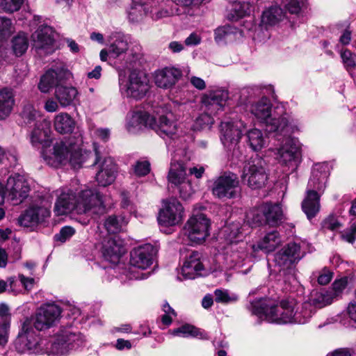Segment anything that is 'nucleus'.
Masks as SVG:
<instances>
[{"mask_svg": "<svg viewBox=\"0 0 356 356\" xmlns=\"http://www.w3.org/2000/svg\"><path fill=\"white\" fill-rule=\"evenodd\" d=\"M84 341L83 335L71 327L60 329L54 339L40 338L32 329L31 321L25 319L15 341V347L20 353L61 355L81 346Z\"/></svg>", "mask_w": 356, "mask_h": 356, "instance_id": "nucleus-1", "label": "nucleus"}, {"mask_svg": "<svg viewBox=\"0 0 356 356\" xmlns=\"http://www.w3.org/2000/svg\"><path fill=\"white\" fill-rule=\"evenodd\" d=\"M57 199L54 212L63 216L75 211L77 213L102 215L106 212V207L99 193L91 189L82 190L76 195L70 189L62 188L56 191Z\"/></svg>", "mask_w": 356, "mask_h": 356, "instance_id": "nucleus-2", "label": "nucleus"}, {"mask_svg": "<svg viewBox=\"0 0 356 356\" xmlns=\"http://www.w3.org/2000/svg\"><path fill=\"white\" fill-rule=\"evenodd\" d=\"M70 76L71 73L63 64H56L42 76L38 88L42 92L47 93L56 87L54 95L56 100L61 107H67L72 104L78 95V91L74 87L60 86Z\"/></svg>", "mask_w": 356, "mask_h": 356, "instance_id": "nucleus-3", "label": "nucleus"}, {"mask_svg": "<svg viewBox=\"0 0 356 356\" xmlns=\"http://www.w3.org/2000/svg\"><path fill=\"white\" fill-rule=\"evenodd\" d=\"M90 154L77 145L64 141L56 142L51 148L42 152L43 159L49 165L58 168L70 163L75 169L80 168Z\"/></svg>", "mask_w": 356, "mask_h": 356, "instance_id": "nucleus-4", "label": "nucleus"}, {"mask_svg": "<svg viewBox=\"0 0 356 356\" xmlns=\"http://www.w3.org/2000/svg\"><path fill=\"white\" fill-rule=\"evenodd\" d=\"M329 175L327 163H317L312 168L306 196L302 202V211L309 219L314 218L320 210V197L325 188Z\"/></svg>", "mask_w": 356, "mask_h": 356, "instance_id": "nucleus-5", "label": "nucleus"}, {"mask_svg": "<svg viewBox=\"0 0 356 356\" xmlns=\"http://www.w3.org/2000/svg\"><path fill=\"white\" fill-rule=\"evenodd\" d=\"M250 310L252 314L270 323H294V304L286 300L278 305L270 306L266 300H257L251 302Z\"/></svg>", "mask_w": 356, "mask_h": 356, "instance_id": "nucleus-6", "label": "nucleus"}, {"mask_svg": "<svg viewBox=\"0 0 356 356\" xmlns=\"http://www.w3.org/2000/svg\"><path fill=\"white\" fill-rule=\"evenodd\" d=\"M279 147L275 149V159L283 166H296L300 162V146L298 139L290 137L291 127L289 124V132L275 131Z\"/></svg>", "mask_w": 356, "mask_h": 356, "instance_id": "nucleus-7", "label": "nucleus"}, {"mask_svg": "<svg viewBox=\"0 0 356 356\" xmlns=\"http://www.w3.org/2000/svg\"><path fill=\"white\" fill-rule=\"evenodd\" d=\"M271 107L270 100L263 97L251 106L250 111L257 119L266 124L268 131L289 132V122L287 116L285 115L277 118L272 117Z\"/></svg>", "mask_w": 356, "mask_h": 356, "instance_id": "nucleus-8", "label": "nucleus"}, {"mask_svg": "<svg viewBox=\"0 0 356 356\" xmlns=\"http://www.w3.org/2000/svg\"><path fill=\"white\" fill-rule=\"evenodd\" d=\"M241 179L252 189L264 187L268 179L265 161L259 156L248 161L243 166Z\"/></svg>", "mask_w": 356, "mask_h": 356, "instance_id": "nucleus-9", "label": "nucleus"}, {"mask_svg": "<svg viewBox=\"0 0 356 356\" xmlns=\"http://www.w3.org/2000/svg\"><path fill=\"white\" fill-rule=\"evenodd\" d=\"M212 194L220 200L234 199L240 195V184L237 175L225 172L213 181Z\"/></svg>", "mask_w": 356, "mask_h": 356, "instance_id": "nucleus-10", "label": "nucleus"}, {"mask_svg": "<svg viewBox=\"0 0 356 356\" xmlns=\"http://www.w3.org/2000/svg\"><path fill=\"white\" fill-rule=\"evenodd\" d=\"M119 85L122 95L136 99L144 97L149 90L147 76L136 72H132L127 79L120 76Z\"/></svg>", "mask_w": 356, "mask_h": 356, "instance_id": "nucleus-11", "label": "nucleus"}, {"mask_svg": "<svg viewBox=\"0 0 356 356\" xmlns=\"http://www.w3.org/2000/svg\"><path fill=\"white\" fill-rule=\"evenodd\" d=\"M210 220L203 213L193 215L184 225V234L188 240L201 244L209 236Z\"/></svg>", "mask_w": 356, "mask_h": 356, "instance_id": "nucleus-12", "label": "nucleus"}, {"mask_svg": "<svg viewBox=\"0 0 356 356\" xmlns=\"http://www.w3.org/2000/svg\"><path fill=\"white\" fill-rule=\"evenodd\" d=\"M6 191V198L13 204H19L28 197L31 188L24 176L14 174L8 178Z\"/></svg>", "mask_w": 356, "mask_h": 356, "instance_id": "nucleus-13", "label": "nucleus"}, {"mask_svg": "<svg viewBox=\"0 0 356 356\" xmlns=\"http://www.w3.org/2000/svg\"><path fill=\"white\" fill-rule=\"evenodd\" d=\"M95 160L94 164L99 163V170L96 174V180L98 184L106 186L111 184L115 179L117 166L113 159L110 156H103L100 149L95 144Z\"/></svg>", "mask_w": 356, "mask_h": 356, "instance_id": "nucleus-14", "label": "nucleus"}, {"mask_svg": "<svg viewBox=\"0 0 356 356\" xmlns=\"http://www.w3.org/2000/svg\"><path fill=\"white\" fill-rule=\"evenodd\" d=\"M184 217V207L175 198L163 201V208L159 211V223L165 227L175 226L179 224Z\"/></svg>", "mask_w": 356, "mask_h": 356, "instance_id": "nucleus-15", "label": "nucleus"}, {"mask_svg": "<svg viewBox=\"0 0 356 356\" xmlns=\"http://www.w3.org/2000/svg\"><path fill=\"white\" fill-rule=\"evenodd\" d=\"M61 308L54 303H48L42 305L37 311L34 322L31 321L35 328L38 330H44L53 326L60 319ZM26 319L31 318H26ZM33 330V328L32 327Z\"/></svg>", "mask_w": 356, "mask_h": 356, "instance_id": "nucleus-16", "label": "nucleus"}, {"mask_svg": "<svg viewBox=\"0 0 356 356\" xmlns=\"http://www.w3.org/2000/svg\"><path fill=\"white\" fill-rule=\"evenodd\" d=\"M305 255L300 244L289 243L275 253L274 261L281 270H286L297 264Z\"/></svg>", "mask_w": 356, "mask_h": 356, "instance_id": "nucleus-17", "label": "nucleus"}, {"mask_svg": "<svg viewBox=\"0 0 356 356\" xmlns=\"http://www.w3.org/2000/svg\"><path fill=\"white\" fill-rule=\"evenodd\" d=\"M156 252L157 250L151 244L138 246L130 252V264L138 269H147L152 265Z\"/></svg>", "mask_w": 356, "mask_h": 356, "instance_id": "nucleus-18", "label": "nucleus"}, {"mask_svg": "<svg viewBox=\"0 0 356 356\" xmlns=\"http://www.w3.org/2000/svg\"><path fill=\"white\" fill-rule=\"evenodd\" d=\"M229 99L227 90L223 89L211 90L205 93L202 97V103L205 110L215 114L222 110Z\"/></svg>", "mask_w": 356, "mask_h": 356, "instance_id": "nucleus-19", "label": "nucleus"}, {"mask_svg": "<svg viewBox=\"0 0 356 356\" xmlns=\"http://www.w3.org/2000/svg\"><path fill=\"white\" fill-rule=\"evenodd\" d=\"M241 122L234 124L231 122H223L220 124L221 141L228 150H235L242 136L240 127Z\"/></svg>", "mask_w": 356, "mask_h": 356, "instance_id": "nucleus-20", "label": "nucleus"}, {"mask_svg": "<svg viewBox=\"0 0 356 356\" xmlns=\"http://www.w3.org/2000/svg\"><path fill=\"white\" fill-rule=\"evenodd\" d=\"M54 31L49 26H40L33 34L32 40L35 49L44 51L46 54L54 51Z\"/></svg>", "mask_w": 356, "mask_h": 356, "instance_id": "nucleus-21", "label": "nucleus"}, {"mask_svg": "<svg viewBox=\"0 0 356 356\" xmlns=\"http://www.w3.org/2000/svg\"><path fill=\"white\" fill-rule=\"evenodd\" d=\"M101 252L105 260L112 264H117L125 252V249L122 241L118 238L108 236L102 243Z\"/></svg>", "mask_w": 356, "mask_h": 356, "instance_id": "nucleus-22", "label": "nucleus"}, {"mask_svg": "<svg viewBox=\"0 0 356 356\" xmlns=\"http://www.w3.org/2000/svg\"><path fill=\"white\" fill-rule=\"evenodd\" d=\"M182 76L181 71L173 67L157 70L154 74V83L159 88L170 89L172 88Z\"/></svg>", "mask_w": 356, "mask_h": 356, "instance_id": "nucleus-23", "label": "nucleus"}, {"mask_svg": "<svg viewBox=\"0 0 356 356\" xmlns=\"http://www.w3.org/2000/svg\"><path fill=\"white\" fill-rule=\"evenodd\" d=\"M49 211L43 207L33 206L29 208L19 218V222L24 227L37 224L49 217Z\"/></svg>", "mask_w": 356, "mask_h": 356, "instance_id": "nucleus-24", "label": "nucleus"}, {"mask_svg": "<svg viewBox=\"0 0 356 356\" xmlns=\"http://www.w3.org/2000/svg\"><path fill=\"white\" fill-rule=\"evenodd\" d=\"M203 269L201 254L193 251L186 257L181 268L182 275L185 279H194L196 274Z\"/></svg>", "mask_w": 356, "mask_h": 356, "instance_id": "nucleus-25", "label": "nucleus"}, {"mask_svg": "<svg viewBox=\"0 0 356 356\" xmlns=\"http://www.w3.org/2000/svg\"><path fill=\"white\" fill-rule=\"evenodd\" d=\"M51 122L47 119H43L40 122L35 123V128L31 134V142L33 146H38L46 143L50 138Z\"/></svg>", "mask_w": 356, "mask_h": 356, "instance_id": "nucleus-26", "label": "nucleus"}, {"mask_svg": "<svg viewBox=\"0 0 356 356\" xmlns=\"http://www.w3.org/2000/svg\"><path fill=\"white\" fill-rule=\"evenodd\" d=\"M154 118L143 111H137L131 113V115L127 122V129L129 131L134 132L143 127H149L152 129Z\"/></svg>", "mask_w": 356, "mask_h": 356, "instance_id": "nucleus-27", "label": "nucleus"}, {"mask_svg": "<svg viewBox=\"0 0 356 356\" xmlns=\"http://www.w3.org/2000/svg\"><path fill=\"white\" fill-rule=\"evenodd\" d=\"M108 52L114 57H118L125 54L129 49V44L127 38L120 33H113L109 37Z\"/></svg>", "mask_w": 356, "mask_h": 356, "instance_id": "nucleus-28", "label": "nucleus"}, {"mask_svg": "<svg viewBox=\"0 0 356 356\" xmlns=\"http://www.w3.org/2000/svg\"><path fill=\"white\" fill-rule=\"evenodd\" d=\"M281 244L280 234L277 231H272L264 236V237L258 242L257 245H252L251 248L254 252L261 250L266 253L274 251Z\"/></svg>", "mask_w": 356, "mask_h": 356, "instance_id": "nucleus-29", "label": "nucleus"}, {"mask_svg": "<svg viewBox=\"0 0 356 356\" xmlns=\"http://www.w3.org/2000/svg\"><path fill=\"white\" fill-rule=\"evenodd\" d=\"M54 126L55 130L61 134H70L75 128L76 122L70 114L61 112L54 116Z\"/></svg>", "mask_w": 356, "mask_h": 356, "instance_id": "nucleus-30", "label": "nucleus"}, {"mask_svg": "<svg viewBox=\"0 0 356 356\" xmlns=\"http://www.w3.org/2000/svg\"><path fill=\"white\" fill-rule=\"evenodd\" d=\"M262 213L266 222L270 226H277L282 220L284 215L280 204L266 203L262 207Z\"/></svg>", "mask_w": 356, "mask_h": 356, "instance_id": "nucleus-31", "label": "nucleus"}, {"mask_svg": "<svg viewBox=\"0 0 356 356\" xmlns=\"http://www.w3.org/2000/svg\"><path fill=\"white\" fill-rule=\"evenodd\" d=\"M152 129L161 137H171L177 129L176 123L164 115L160 116L158 122L154 120Z\"/></svg>", "mask_w": 356, "mask_h": 356, "instance_id": "nucleus-32", "label": "nucleus"}, {"mask_svg": "<svg viewBox=\"0 0 356 356\" xmlns=\"http://www.w3.org/2000/svg\"><path fill=\"white\" fill-rule=\"evenodd\" d=\"M148 2L144 0L134 1L128 11L129 19L132 22H140L148 13H152Z\"/></svg>", "mask_w": 356, "mask_h": 356, "instance_id": "nucleus-33", "label": "nucleus"}, {"mask_svg": "<svg viewBox=\"0 0 356 356\" xmlns=\"http://www.w3.org/2000/svg\"><path fill=\"white\" fill-rule=\"evenodd\" d=\"M186 168L181 162H171L168 175V181L178 186L180 184L188 180Z\"/></svg>", "mask_w": 356, "mask_h": 356, "instance_id": "nucleus-34", "label": "nucleus"}, {"mask_svg": "<svg viewBox=\"0 0 356 356\" xmlns=\"http://www.w3.org/2000/svg\"><path fill=\"white\" fill-rule=\"evenodd\" d=\"M246 136L248 144L253 151L258 152L267 145V138L260 129H250Z\"/></svg>", "mask_w": 356, "mask_h": 356, "instance_id": "nucleus-35", "label": "nucleus"}, {"mask_svg": "<svg viewBox=\"0 0 356 356\" xmlns=\"http://www.w3.org/2000/svg\"><path fill=\"white\" fill-rule=\"evenodd\" d=\"M334 293L332 291L321 290L312 295L310 302L314 309H321L330 305L334 300Z\"/></svg>", "mask_w": 356, "mask_h": 356, "instance_id": "nucleus-36", "label": "nucleus"}, {"mask_svg": "<svg viewBox=\"0 0 356 356\" xmlns=\"http://www.w3.org/2000/svg\"><path fill=\"white\" fill-rule=\"evenodd\" d=\"M14 105L12 92L8 89L0 90V119H4L11 113Z\"/></svg>", "mask_w": 356, "mask_h": 356, "instance_id": "nucleus-37", "label": "nucleus"}, {"mask_svg": "<svg viewBox=\"0 0 356 356\" xmlns=\"http://www.w3.org/2000/svg\"><path fill=\"white\" fill-rule=\"evenodd\" d=\"M230 245L231 253L227 256V260L234 265H242L243 261L248 257L245 251L246 245L244 243H240L238 247L236 244Z\"/></svg>", "mask_w": 356, "mask_h": 356, "instance_id": "nucleus-38", "label": "nucleus"}, {"mask_svg": "<svg viewBox=\"0 0 356 356\" xmlns=\"http://www.w3.org/2000/svg\"><path fill=\"white\" fill-rule=\"evenodd\" d=\"M284 15L281 8L272 6L265 10L261 17V22L266 25H275L282 20Z\"/></svg>", "mask_w": 356, "mask_h": 356, "instance_id": "nucleus-39", "label": "nucleus"}, {"mask_svg": "<svg viewBox=\"0 0 356 356\" xmlns=\"http://www.w3.org/2000/svg\"><path fill=\"white\" fill-rule=\"evenodd\" d=\"M250 12V5L249 3L245 1L234 2L227 15V18L231 21H237L248 15Z\"/></svg>", "mask_w": 356, "mask_h": 356, "instance_id": "nucleus-40", "label": "nucleus"}, {"mask_svg": "<svg viewBox=\"0 0 356 356\" xmlns=\"http://www.w3.org/2000/svg\"><path fill=\"white\" fill-rule=\"evenodd\" d=\"M241 226L239 222H232L226 225L223 229L225 239L230 244H234L240 241L242 234Z\"/></svg>", "mask_w": 356, "mask_h": 356, "instance_id": "nucleus-41", "label": "nucleus"}, {"mask_svg": "<svg viewBox=\"0 0 356 356\" xmlns=\"http://www.w3.org/2000/svg\"><path fill=\"white\" fill-rule=\"evenodd\" d=\"M316 312L311 303L305 302L302 304L300 312H294V323L303 324L312 317Z\"/></svg>", "mask_w": 356, "mask_h": 356, "instance_id": "nucleus-42", "label": "nucleus"}, {"mask_svg": "<svg viewBox=\"0 0 356 356\" xmlns=\"http://www.w3.org/2000/svg\"><path fill=\"white\" fill-rule=\"evenodd\" d=\"M124 225V219L116 216L108 217L104 222L105 228L111 234H116L120 232Z\"/></svg>", "mask_w": 356, "mask_h": 356, "instance_id": "nucleus-43", "label": "nucleus"}, {"mask_svg": "<svg viewBox=\"0 0 356 356\" xmlns=\"http://www.w3.org/2000/svg\"><path fill=\"white\" fill-rule=\"evenodd\" d=\"M13 49L17 56H22L28 48V40L24 33H19L13 39Z\"/></svg>", "mask_w": 356, "mask_h": 356, "instance_id": "nucleus-44", "label": "nucleus"}, {"mask_svg": "<svg viewBox=\"0 0 356 356\" xmlns=\"http://www.w3.org/2000/svg\"><path fill=\"white\" fill-rule=\"evenodd\" d=\"M171 334L174 336H179L181 337H195L201 334L199 329L189 324H186L177 329L172 330L171 331Z\"/></svg>", "mask_w": 356, "mask_h": 356, "instance_id": "nucleus-45", "label": "nucleus"}, {"mask_svg": "<svg viewBox=\"0 0 356 356\" xmlns=\"http://www.w3.org/2000/svg\"><path fill=\"white\" fill-rule=\"evenodd\" d=\"M22 117L26 124H31L35 122L38 123L40 122L38 120V118H40V112L31 104H27L24 107L22 112Z\"/></svg>", "mask_w": 356, "mask_h": 356, "instance_id": "nucleus-46", "label": "nucleus"}, {"mask_svg": "<svg viewBox=\"0 0 356 356\" xmlns=\"http://www.w3.org/2000/svg\"><path fill=\"white\" fill-rule=\"evenodd\" d=\"M14 32L12 22L5 17H0V41L6 40Z\"/></svg>", "mask_w": 356, "mask_h": 356, "instance_id": "nucleus-47", "label": "nucleus"}, {"mask_svg": "<svg viewBox=\"0 0 356 356\" xmlns=\"http://www.w3.org/2000/svg\"><path fill=\"white\" fill-rule=\"evenodd\" d=\"M24 0H0V11L14 13L20 9Z\"/></svg>", "mask_w": 356, "mask_h": 356, "instance_id": "nucleus-48", "label": "nucleus"}, {"mask_svg": "<svg viewBox=\"0 0 356 356\" xmlns=\"http://www.w3.org/2000/svg\"><path fill=\"white\" fill-rule=\"evenodd\" d=\"M215 301L223 304H228L237 300L238 297L235 294H230L228 291L216 289L214 291Z\"/></svg>", "mask_w": 356, "mask_h": 356, "instance_id": "nucleus-49", "label": "nucleus"}, {"mask_svg": "<svg viewBox=\"0 0 356 356\" xmlns=\"http://www.w3.org/2000/svg\"><path fill=\"white\" fill-rule=\"evenodd\" d=\"M261 212L262 211H260L259 209H252L248 212L246 218L250 226L257 227L262 224L264 216Z\"/></svg>", "mask_w": 356, "mask_h": 356, "instance_id": "nucleus-50", "label": "nucleus"}, {"mask_svg": "<svg viewBox=\"0 0 356 356\" xmlns=\"http://www.w3.org/2000/svg\"><path fill=\"white\" fill-rule=\"evenodd\" d=\"M305 0H285L284 8L291 14H298L305 6Z\"/></svg>", "mask_w": 356, "mask_h": 356, "instance_id": "nucleus-51", "label": "nucleus"}, {"mask_svg": "<svg viewBox=\"0 0 356 356\" xmlns=\"http://www.w3.org/2000/svg\"><path fill=\"white\" fill-rule=\"evenodd\" d=\"M341 57L348 70L353 69L356 66L355 55L352 54L348 49H346L341 54Z\"/></svg>", "mask_w": 356, "mask_h": 356, "instance_id": "nucleus-52", "label": "nucleus"}, {"mask_svg": "<svg viewBox=\"0 0 356 356\" xmlns=\"http://www.w3.org/2000/svg\"><path fill=\"white\" fill-rule=\"evenodd\" d=\"M136 175L143 177L147 175L150 171V164L147 161H138L134 166Z\"/></svg>", "mask_w": 356, "mask_h": 356, "instance_id": "nucleus-53", "label": "nucleus"}, {"mask_svg": "<svg viewBox=\"0 0 356 356\" xmlns=\"http://www.w3.org/2000/svg\"><path fill=\"white\" fill-rule=\"evenodd\" d=\"M163 311L165 314L161 317V321L164 325H169L172 321V318L176 316V312L168 302L163 305Z\"/></svg>", "mask_w": 356, "mask_h": 356, "instance_id": "nucleus-54", "label": "nucleus"}, {"mask_svg": "<svg viewBox=\"0 0 356 356\" xmlns=\"http://www.w3.org/2000/svg\"><path fill=\"white\" fill-rule=\"evenodd\" d=\"M177 186L179 188L181 197L184 200L189 198L193 193L191 181L188 179Z\"/></svg>", "mask_w": 356, "mask_h": 356, "instance_id": "nucleus-55", "label": "nucleus"}, {"mask_svg": "<svg viewBox=\"0 0 356 356\" xmlns=\"http://www.w3.org/2000/svg\"><path fill=\"white\" fill-rule=\"evenodd\" d=\"M234 33L233 28L230 26H223L218 27L215 30V40L220 42L223 40L226 36Z\"/></svg>", "mask_w": 356, "mask_h": 356, "instance_id": "nucleus-56", "label": "nucleus"}, {"mask_svg": "<svg viewBox=\"0 0 356 356\" xmlns=\"http://www.w3.org/2000/svg\"><path fill=\"white\" fill-rule=\"evenodd\" d=\"M323 227L324 229L335 231L341 227V224L337 217L330 216L323 221Z\"/></svg>", "mask_w": 356, "mask_h": 356, "instance_id": "nucleus-57", "label": "nucleus"}, {"mask_svg": "<svg viewBox=\"0 0 356 356\" xmlns=\"http://www.w3.org/2000/svg\"><path fill=\"white\" fill-rule=\"evenodd\" d=\"M75 233V230L72 227H63L59 234L55 236L56 241H59L62 243L65 242L70 238H71Z\"/></svg>", "mask_w": 356, "mask_h": 356, "instance_id": "nucleus-58", "label": "nucleus"}, {"mask_svg": "<svg viewBox=\"0 0 356 356\" xmlns=\"http://www.w3.org/2000/svg\"><path fill=\"white\" fill-rule=\"evenodd\" d=\"M9 328L8 321H0V345L4 346L8 342Z\"/></svg>", "mask_w": 356, "mask_h": 356, "instance_id": "nucleus-59", "label": "nucleus"}, {"mask_svg": "<svg viewBox=\"0 0 356 356\" xmlns=\"http://www.w3.org/2000/svg\"><path fill=\"white\" fill-rule=\"evenodd\" d=\"M341 238L349 243H353L356 239V224H353L349 229L341 232Z\"/></svg>", "mask_w": 356, "mask_h": 356, "instance_id": "nucleus-60", "label": "nucleus"}, {"mask_svg": "<svg viewBox=\"0 0 356 356\" xmlns=\"http://www.w3.org/2000/svg\"><path fill=\"white\" fill-rule=\"evenodd\" d=\"M211 113H204L200 115L195 121V124L197 126H199L200 128H204L206 127H210L213 124V118L211 115Z\"/></svg>", "mask_w": 356, "mask_h": 356, "instance_id": "nucleus-61", "label": "nucleus"}, {"mask_svg": "<svg viewBox=\"0 0 356 356\" xmlns=\"http://www.w3.org/2000/svg\"><path fill=\"white\" fill-rule=\"evenodd\" d=\"M346 285L347 278H342L334 281V282L332 284V289L330 290L333 291L334 298L339 296L341 291L346 288Z\"/></svg>", "mask_w": 356, "mask_h": 356, "instance_id": "nucleus-62", "label": "nucleus"}, {"mask_svg": "<svg viewBox=\"0 0 356 356\" xmlns=\"http://www.w3.org/2000/svg\"><path fill=\"white\" fill-rule=\"evenodd\" d=\"M59 105L56 101L52 98H49L44 102V108L47 112L53 113L59 109Z\"/></svg>", "mask_w": 356, "mask_h": 356, "instance_id": "nucleus-63", "label": "nucleus"}, {"mask_svg": "<svg viewBox=\"0 0 356 356\" xmlns=\"http://www.w3.org/2000/svg\"><path fill=\"white\" fill-rule=\"evenodd\" d=\"M201 42V37L196 33H192L185 39V44L187 46L197 45Z\"/></svg>", "mask_w": 356, "mask_h": 356, "instance_id": "nucleus-64", "label": "nucleus"}]
</instances>
